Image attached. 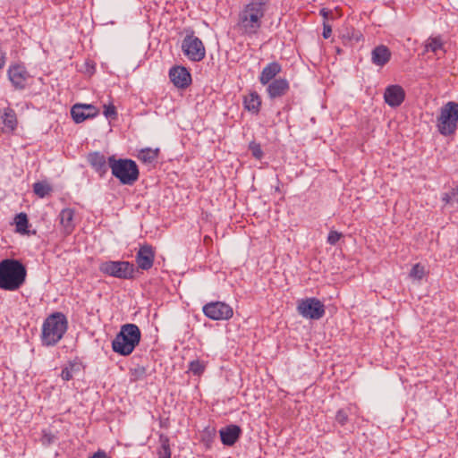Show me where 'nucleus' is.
<instances>
[{
    "instance_id": "nucleus-1",
    "label": "nucleus",
    "mask_w": 458,
    "mask_h": 458,
    "mask_svg": "<svg viewBox=\"0 0 458 458\" xmlns=\"http://www.w3.org/2000/svg\"><path fill=\"white\" fill-rule=\"evenodd\" d=\"M269 6V0H248L242 4L237 22V28L242 36L252 38L258 35Z\"/></svg>"
},
{
    "instance_id": "nucleus-2",
    "label": "nucleus",
    "mask_w": 458,
    "mask_h": 458,
    "mask_svg": "<svg viewBox=\"0 0 458 458\" xmlns=\"http://www.w3.org/2000/svg\"><path fill=\"white\" fill-rule=\"evenodd\" d=\"M27 270L18 259H5L0 262V289L17 291L25 283Z\"/></svg>"
},
{
    "instance_id": "nucleus-3",
    "label": "nucleus",
    "mask_w": 458,
    "mask_h": 458,
    "mask_svg": "<svg viewBox=\"0 0 458 458\" xmlns=\"http://www.w3.org/2000/svg\"><path fill=\"white\" fill-rule=\"evenodd\" d=\"M68 327L66 317L61 312L48 316L42 325L41 342L45 346L55 345L64 336Z\"/></svg>"
},
{
    "instance_id": "nucleus-4",
    "label": "nucleus",
    "mask_w": 458,
    "mask_h": 458,
    "mask_svg": "<svg viewBox=\"0 0 458 458\" xmlns=\"http://www.w3.org/2000/svg\"><path fill=\"white\" fill-rule=\"evenodd\" d=\"M141 333L135 324H125L112 342L113 351L123 356L130 355L140 344Z\"/></svg>"
},
{
    "instance_id": "nucleus-5",
    "label": "nucleus",
    "mask_w": 458,
    "mask_h": 458,
    "mask_svg": "<svg viewBox=\"0 0 458 458\" xmlns=\"http://www.w3.org/2000/svg\"><path fill=\"white\" fill-rule=\"evenodd\" d=\"M108 165L112 174L122 184L132 185L138 181L140 171L135 161L127 158L115 159L114 156L108 157Z\"/></svg>"
},
{
    "instance_id": "nucleus-6",
    "label": "nucleus",
    "mask_w": 458,
    "mask_h": 458,
    "mask_svg": "<svg viewBox=\"0 0 458 458\" xmlns=\"http://www.w3.org/2000/svg\"><path fill=\"white\" fill-rule=\"evenodd\" d=\"M458 126V103L447 102L440 109L437 119V127L443 136H451L455 133Z\"/></svg>"
},
{
    "instance_id": "nucleus-7",
    "label": "nucleus",
    "mask_w": 458,
    "mask_h": 458,
    "mask_svg": "<svg viewBox=\"0 0 458 458\" xmlns=\"http://www.w3.org/2000/svg\"><path fill=\"white\" fill-rule=\"evenodd\" d=\"M99 271L108 276L119 279H132L135 267L132 263L123 260H107L99 264Z\"/></svg>"
},
{
    "instance_id": "nucleus-8",
    "label": "nucleus",
    "mask_w": 458,
    "mask_h": 458,
    "mask_svg": "<svg viewBox=\"0 0 458 458\" xmlns=\"http://www.w3.org/2000/svg\"><path fill=\"white\" fill-rule=\"evenodd\" d=\"M183 55L191 62H200L206 56V48L200 38L193 31L187 33L182 42Z\"/></svg>"
},
{
    "instance_id": "nucleus-9",
    "label": "nucleus",
    "mask_w": 458,
    "mask_h": 458,
    "mask_svg": "<svg viewBox=\"0 0 458 458\" xmlns=\"http://www.w3.org/2000/svg\"><path fill=\"white\" fill-rule=\"evenodd\" d=\"M297 311L304 318L313 320L320 319L326 312L324 303L315 297L298 301Z\"/></svg>"
},
{
    "instance_id": "nucleus-10",
    "label": "nucleus",
    "mask_w": 458,
    "mask_h": 458,
    "mask_svg": "<svg viewBox=\"0 0 458 458\" xmlns=\"http://www.w3.org/2000/svg\"><path fill=\"white\" fill-rule=\"evenodd\" d=\"M202 311L212 320L229 319L233 317V309L223 301H212L203 306Z\"/></svg>"
},
{
    "instance_id": "nucleus-11",
    "label": "nucleus",
    "mask_w": 458,
    "mask_h": 458,
    "mask_svg": "<svg viewBox=\"0 0 458 458\" xmlns=\"http://www.w3.org/2000/svg\"><path fill=\"white\" fill-rule=\"evenodd\" d=\"M8 78L16 89H23L27 85L30 74L23 64H13L7 71Z\"/></svg>"
},
{
    "instance_id": "nucleus-12",
    "label": "nucleus",
    "mask_w": 458,
    "mask_h": 458,
    "mask_svg": "<svg viewBox=\"0 0 458 458\" xmlns=\"http://www.w3.org/2000/svg\"><path fill=\"white\" fill-rule=\"evenodd\" d=\"M155 260V250L151 245H141L136 253L135 261L140 269L149 270Z\"/></svg>"
},
{
    "instance_id": "nucleus-13",
    "label": "nucleus",
    "mask_w": 458,
    "mask_h": 458,
    "mask_svg": "<svg viewBox=\"0 0 458 458\" xmlns=\"http://www.w3.org/2000/svg\"><path fill=\"white\" fill-rule=\"evenodd\" d=\"M405 91L402 86L394 84L386 88L384 100L391 107L400 106L405 99Z\"/></svg>"
},
{
    "instance_id": "nucleus-14",
    "label": "nucleus",
    "mask_w": 458,
    "mask_h": 458,
    "mask_svg": "<svg viewBox=\"0 0 458 458\" xmlns=\"http://www.w3.org/2000/svg\"><path fill=\"white\" fill-rule=\"evenodd\" d=\"M169 78L178 89H185L191 83V75L183 66H174L169 71Z\"/></svg>"
},
{
    "instance_id": "nucleus-15",
    "label": "nucleus",
    "mask_w": 458,
    "mask_h": 458,
    "mask_svg": "<svg viewBox=\"0 0 458 458\" xmlns=\"http://www.w3.org/2000/svg\"><path fill=\"white\" fill-rule=\"evenodd\" d=\"M98 110L92 105L76 104L72 107L71 114L76 123L97 116Z\"/></svg>"
},
{
    "instance_id": "nucleus-16",
    "label": "nucleus",
    "mask_w": 458,
    "mask_h": 458,
    "mask_svg": "<svg viewBox=\"0 0 458 458\" xmlns=\"http://www.w3.org/2000/svg\"><path fill=\"white\" fill-rule=\"evenodd\" d=\"M17 116L13 109L10 107L0 110V124H3L1 131L3 133H11L17 127Z\"/></svg>"
},
{
    "instance_id": "nucleus-17",
    "label": "nucleus",
    "mask_w": 458,
    "mask_h": 458,
    "mask_svg": "<svg viewBox=\"0 0 458 458\" xmlns=\"http://www.w3.org/2000/svg\"><path fill=\"white\" fill-rule=\"evenodd\" d=\"M267 85V92L271 99H275L284 96L290 89V84L288 81L283 78L275 79Z\"/></svg>"
},
{
    "instance_id": "nucleus-18",
    "label": "nucleus",
    "mask_w": 458,
    "mask_h": 458,
    "mask_svg": "<svg viewBox=\"0 0 458 458\" xmlns=\"http://www.w3.org/2000/svg\"><path fill=\"white\" fill-rule=\"evenodd\" d=\"M74 216V209L69 208L62 209L58 215L62 232L65 236L70 235L75 228Z\"/></svg>"
},
{
    "instance_id": "nucleus-19",
    "label": "nucleus",
    "mask_w": 458,
    "mask_h": 458,
    "mask_svg": "<svg viewBox=\"0 0 458 458\" xmlns=\"http://www.w3.org/2000/svg\"><path fill=\"white\" fill-rule=\"evenodd\" d=\"M220 438L223 445L227 446L233 445L241 437L242 429L237 425H228L219 430Z\"/></svg>"
},
{
    "instance_id": "nucleus-20",
    "label": "nucleus",
    "mask_w": 458,
    "mask_h": 458,
    "mask_svg": "<svg viewBox=\"0 0 458 458\" xmlns=\"http://www.w3.org/2000/svg\"><path fill=\"white\" fill-rule=\"evenodd\" d=\"M391 57V50L385 45H378L371 51V63L378 67L385 66Z\"/></svg>"
},
{
    "instance_id": "nucleus-21",
    "label": "nucleus",
    "mask_w": 458,
    "mask_h": 458,
    "mask_svg": "<svg viewBox=\"0 0 458 458\" xmlns=\"http://www.w3.org/2000/svg\"><path fill=\"white\" fill-rule=\"evenodd\" d=\"M282 72V65L278 62L267 64L260 72L259 77L262 85H267L275 80L276 76Z\"/></svg>"
},
{
    "instance_id": "nucleus-22",
    "label": "nucleus",
    "mask_w": 458,
    "mask_h": 458,
    "mask_svg": "<svg viewBox=\"0 0 458 458\" xmlns=\"http://www.w3.org/2000/svg\"><path fill=\"white\" fill-rule=\"evenodd\" d=\"M243 105L249 112L258 114L261 106V98L256 91H251L243 98Z\"/></svg>"
},
{
    "instance_id": "nucleus-23",
    "label": "nucleus",
    "mask_w": 458,
    "mask_h": 458,
    "mask_svg": "<svg viewBox=\"0 0 458 458\" xmlns=\"http://www.w3.org/2000/svg\"><path fill=\"white\" fill-rule=\"evenodd\" d=\"M88 161L90 165L99 174L106 172V157L99 152H93L89 154Z\"/></svg>"
},
{
    "instance_id": "nucleus-24",
    "label": "nucleus",
    "mask_w": 458,
    "mask_h": 458,
    "mask_svg": "<svg viewBox=\"0 0 458 458\" xmlns=\"http://www.w3.org/2000/svg\"><path fill=\"white\" fill-rule=\"evenodd\" d=\"M439 50H444V41L441 36L429 37L425 42V51L433 52L435 54Z\"/></svg>"
},
{
    "instance_id": "nucleus-25",
    "label": "nucleus",
    "mask_w": 458,
    "mask_h": 458,
    "mask_svg": "<svg viewBox=\"0 0 458 458\" xmlns=\"http://www.w3.org/2000/svg\"><path fill=\"white\" fill-rule=\"evenodd\" d=\"M158 149H152L150 148H146L141 149L139 152L138 158L146 164H150L154 162L158 156Z\"/></svg>"
},
{
    "instance_id": "nucleus-26",
    "label": "nucleus",
    "mask_w": 458,
    "mask_h": 458,
    "mask_svg": "<svg viewBox=\"0 0 458 458\" xmlns=\"http://www.w3.org/2000/svg\"><path fill=\"white\" fill-rule=\"evenodd\" d=\"M16 231L21 233H28L29 220L25 213H20L14 218Z\"/></svg>"
},
{
    "instance_id": "nucleus-27",
    "label": "nucleus",
    "mask_w": 458,
    "mask_h": 458,
    "mask_svg": "<svg viewBox=\"0 0 458 458\" xmlns=\"http://www.w3.org/2000/svg\"><path fill=\"white\" fill-rule=\"evenodd\" d=\"M33 191L39 198H44L52 191V187L47 182H37L33 184Z\"/></svg>"
},
{
    "instance_id": "nucleus-28",
    "label": "nucleus",
    "mask_w": 458,
    "mask_h": 458,
    "mask_svg": "<svg viewBox=\"0 0 458 458\" xmlns=\"http://www.w3.org/2000/svg\"><path fill=\"white\" fill-rule=\"evenodd\" d=\"M441 199L445 205L454 206L458 204V185L452 188L448 192L443 193Z\"/></svg>"
},
{
    "instance_id": "nucleus-29",
    "label": "nucleus",
    "mask_w": 458,
    "mask_h": 458,
    "mask_svg": "<svg viewBox=\"0 0 458 458\" xmlns=\"http://www.w3.org/2000/svg\"><path fill=\"white\" fill-rule=\"evenodd\" d=\"M188 369L195 376H200L206 369V363L199 360H191L189 363Z\"/></svg>"
},
{
    "instance_id": "nucleus-30",
    "label": "nucleus",
    "mask_w": 458,
    "mask_h": 458,
    "mask_svg": "<svg viewBox=\"0 0 458 458\" xmlns=\"http://www.w3.org/2000/svg\"><path fill=\"white\" fill-rule=\"evenodd\" d=\"M161 446L157 452L158 458H171L169 439L166 437H160Z\"/></svg>"
},
{
    "instance_id": "nucleus-31",
    "label": "nucleus",
    "mask_w": 458,
    "mask_h": 458,
    "mask_svg": "<svg viewBox=\"0 0 458 458\" xmlns=\"http://www.w3.org/2000/svg\"><path fill=\"white\" fill-rule=\"evenodd\" d=\"M410 277L420 281L425 276V267L420 263L415 264L409 274Z\"/></svg>"
},
{
    "instance_id": "nucleus-32",
    "label": "nucleus",
    "mask_w": 458,
    "mask_h": 458,
    "mask_svg": "<svg viewBox=\"0 0 458 458\" xmlns=\"http://www.w3.org/2000/svg\"><path fill=\"white\" fill-rule=\"evenodd\" d=\"M249 149L250 150L252 156L258 160H260L264 156V153L259 143L251 141L249 144Z\"/></svg>"
},
{
    "instance_id": "nucleus-33",
    "label": "nucleus",
    "mask_w": 458,
    "mask_h": 458,
    "mask_svg": "<svg viewBox=\"0 0 458 458\" xmlns=\"http://www.w3.org/2000/svg\"><path fill=\"white\" fill-rule=\"evenodd\" d=\"M75 364H70V367L63 369L61 372V377L64 381H69L73 377V368Z\"/></svg>"
},
{
    "instance_id": "nucleus-34",
    "label": "nucleus",
    "mask_w": 458,
    "mask_h": 458,
    "mask_svg": "<svg viewBox=\"0 0 458 458\" xmlns=\"http://www.w3.org/2000/svg\"><path fill=\"white\" fill-rule=\"evenodd\" d=\"M335 420L341 426H344L348 421V412L344 409H341L336 412Z\"/></svg>"
},
{
    "instance_id": "nucleus-35",
    "label": "nucleus",
    "mask_w": 458,
    "mask_h": 458,
    "mask_svg": "<svg viewBox=\"0 0 458 458\" xmlns=\"http://www.w3.org/2000/svg\"><path fill=\"white\" fill-rule=\"evenodd\" d=\"M104 114L107 119H115L117 113L114 105L104 106Z\"/></svg>"
},
{
    "instance_id": "nucleus-36",
    "label": "nucleus",
    "mask_w": 458,
    "mask_h": 458,
    "mask_svg": "<svg viewBox=\"0 0 458 458\" xmlns=\"http://www.w3.org/2000/svg\"><path fill=\"white\" fill-rule=\"evenodd\" d=\"M342 233H338L337 231H330L327 242L330 245H335L336 242L341 239Z\"/></svg>"
},
{
    "instance_id": "nucleus-37",
    "label": "nucleus",
    "mask_w": 458,
    "mask_h": 458,
    "mask_svg": "<svg viewBox=\"0 0 458 458\" xmlns=\"http://www.w3.org/2000/svg\"><path fill=\"white\" fill-rule=\"evenodd\" d=\"M347 37L355 42H359L362 38V34L359 30H352L351 32H347Z\"/></svg>"
},
{
    "instance_id": "nucleus-38",
    "label": "nucleus",
    "mask_w": 458,
    "mask_h": 458,
    "mask_svg": "<svg viewBox=\"0 0 458 458\" xmlns=\"http://www.w3.org/2000/svg\"><path fill=\"white\" fill-rule=\"evenodd\" d=\"M323 38L327 39L332 35V27L327 21L323 22Z\"/></svg>"
},
{
    "instance_id": "nucleus-39",
    "label": "nucleus",
    "mask_w": 458,
    "mask_h": 458,
    "mask_svg": "<svg viewBox=\"0 0 458 458\" xmlns=\"http://www.w3.org/2000/svg\"><path fill=\"white\" fill-rule=\"evenodd\" d=\"M319 14L324 18V21H327L332 16V11L322 8L319 11Z\"/></svg>"
},
{
    "instance_id": "nucleus-40",
    "label": "nucleus",
    "mask_w": 458,
    "mask_h": 458,
    "mask_svg": "<svg viewBox=\"0 0 458 458\" xmlns=\"http://www.w3.org/2000/svg\"><path fill=\"white\" fill-rule=\"evenodd\" d=\"M6 63V53L0 47V70H2Z\"/></svg>"
},
{
    "instance_id": "nucleus-41",
    "label": "nucleus",
    "mask_w": 458,
    "mask_h": 458,
    "mask_svg": "<svg viewBox=\"0 0 458 458\" xmlns=\"http://www.w3.org/2000/svg\"><path fill=\"white\" fill-rule=\"evenodd\" d=\"M89 458H108L105 451L98 450L92 456Z\"/></svg>"
}]
</instances>
